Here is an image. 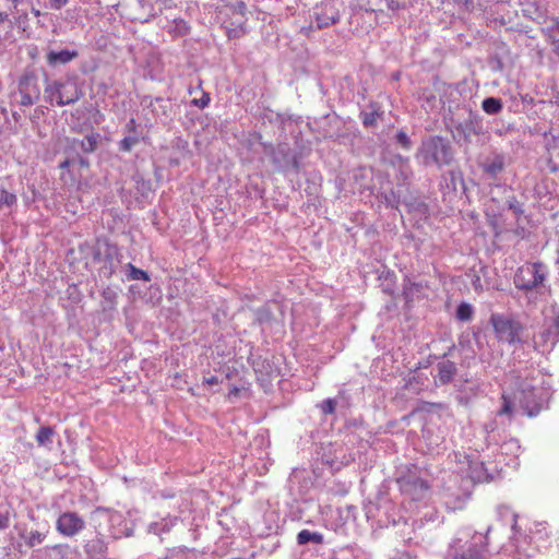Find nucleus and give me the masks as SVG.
I'll list each match as a JSON object with an SVG mask.
<instances>
[{
	"label": "nucleus",
	"mask_w": 559,
	"mask_h": 559,
	"mask_svg": "<svg viewBox=\"0 0 559 559\" xmlns=\"http://www.w3.org/2000/svg\"><path fill=\"white\" fill-rule=\"evenodd\" d=\"M79 56L76 50L63 49L60 51H49L47 55V62L49 66L67 64Z\"/></svg>",
	"instance_id": "17"
},
{
	"label": "nucleus",
	"mask_w": 559,
	"mask_h": 559,
	"mask_svg": "<svg viewBox=\"0 0 559 559\" xmlns=\"http://www.w3.org/2000/svg\"><path fill=\"white\" fill-rule=\"evenodd\" d=\"M127 270H128L127 278L130 281L148 282L151 280V277L146 271L138 269L131 263L127 264Z\"/></svg>",
	"instance_id": "24"
},
{
	"label": "nucleus",
	"mask_w": 559,
	"mask_h": 559,
	"mask_svg": "<svg viewBox=\"0 0 559 559\" xmlns=\"http://www.w3.org/2000/svg\"><path fill=\"white\" fill-rule=\"evenodd\" d=\"M314 15L319 28L336 23L340 17L336 1L329 0L323 2L320 7L316 8Z\"/></svg>",
	"instance_id": "12"
},
{
	"label": "nucleus",
	"mask_w": 559,
	"mask_h": 559,
	"mask_svg": "<svg viewBox=\"0 0 559 559\" xmlns=\"http://www.w3.org/2000/svg\"><path fill=\"white\" fill-rule=\"evenodd\" d=\"M178 521L177 516H167L160 520V522H153L148 526V532L154 534L167 533L171 527L176 525Z\"/></svg>",
	"instance_id": "20"
},
{
	"label": "nucleus",
	"mask_w": 559,
	"mask_h": 559,
	"mask_svg": "<svg viewBox=\"0 0 559 559\" xmlns=\"http://www.w3.org/2000/svg\"><path fill=\"white\" fill-rule=\"evenodd\" d=\"M177 27L179 28V32L186 33L188 31V26L185 21L180 20L177 24Z\"/></svg>",
	"instance_id": "42"
},
{
	"label": "nucleus",
	"mask_w": 559,
	"mask_h": 559,
	"mask_svg": "<svg viewBox=\"0 0 559 559\" xmlns=\"http://www.w3.org/2000/svg\"><path fill=\"white\" fill-rule=\"evenodd\" d=\"M501 449L507 451H518L520 449V445L516 440L511 439L504 442Z\"/></svg>",
	"instance_id": "38"
},
{
	"label": "nucleus",
	"mask_w": 559,
	"mask_h": 559,
	"mask_svg": "<svg viewBox=\"0 0 559 559\" xmlns=\"http://www.w3.org/2000/svg\"><path fill=\"white\" fill-rule=\"evenodd\" d=\"M540 336L545 342H550L552 346L559 342V317L551 319Z\"/></svg>",
	"instance_id": "19"
},
{
	"label": "nucleus",
	"mask_w": 559,
	"mask_h": 559,
	"mask_svg": "<svg viewBox=\"0 0 559 559\" xmlns=\"http://www.w3.org/2000/svg\"><path fill=\"white\" fill-rule=\"evenodd\" d=\"M140 142V134H129L119 142V150L130 152Z\"/></svg>",
	"instance_id": "26"
},
{
	"label": "nucleus",
	"mask_w": 559,
	"mask_h": 559,
	"mask_svg": "<svg viewBox=\"0 0 559 559\" xmlns=\"http://www.w3.org/2000/svg\"><path fill=\"white\" fill-rule=\"evenodd\" d=\"M46 538V534L40 533L38 531L31 532L26 538V545L28 547H35L41 544Z\"/></svg>",
	"instance_id": "27"
},
{
	"label": "nucleus",
	"mask_w": 559,
	"mask_h": 559,
	"mask_svg": "<svg viewBox=\"0 0 559 559\" xmlns=\"http://www.w3.org/2000/svg\"><path fill=\"white\" fill-rule=\"evenodd\" d=\"M549 270L543 262H527L518 267L513 277L514 287L526 296L546 289Z\"/></svg>",
	"instance_id": "2"
},
{
	"label": "nucleus",
	"mask_w": 559,
	"mask_h": 559,
	"mask_svg": "<svg viewBox=\"0 0 559 559\" xmlns=\"http://www.w3.org/2000/svg\"><path fill=\"white\" fill-rule=\"evenodd\" d=\"M447 129L456 143L468 145L472 143L473 135H479L483 132V122L477 114L469 111L463 120L450 119Z\"/></svg>",
	"instance_id": "6"
},
{
	"label": "nucleus",
	"mask_w": 559,
	"mask_h": 559,
	"mask_svg": "<svg viewBox=\"0 0 559 559\" xmlns=\"http://www.w3.org/2000/svg\"><path fill=\"white\" fill-rule=\"evenodd\" d=\"M416 158L425 166L440 168L452 162L453 150L448 139L440 135H430L421 141Z\"/></svg>",
	"instance_id": "3"
},
{
	"label": "nucleus",
	"mask_w": 559,
	"mask_h": 559,
	"mask_svg": "<svg viewBox=\"0 0 559 559\" xmlns=\"http://www.w3.org/2000/svg\"><path fill=\"white\" fill-rule=\"evenodd\" d=\"M64 547L62 545H56L52 547L53 550L61 551Z\"/></svg>",
	"instance_id": "50"
},
{
	"label": "nucleus",
	"mask_w": 559,
	"mask_h": 559,
	"mask_svg": "<svg viewBox=\"0 0 559 559\" xmlns=\"http://www.w3.org/2000/svg\"><path fill=\"white\" fill-rule=\"evenodd\" d=\"M490 323L499 341L508 344L521 342L520 334L523 331V325L516 319L506 314L492 313Z\"/></svg>",
	"instance_id": "7"
},
{
	"label": "nucleus",
	"mask_w": 559,
	"mask_h": 559,
	"mask_svg": "<svg viewBox=\"0 0 559 559\" xmlns=\"http://www.w3.org/2000/svg\"><path fill=\"white\" fill-rule=\"evenodd\" d=\"M436 369L437 380L443 385L449 384L457 372L456 364L448 359L439 361Z\"/></svg>",
	"instance_id": "15"
},
{
	"label": "nucleus",
	"mask_w": 559,
	"mask_h": 559,
	"mask_svg": "<svg viewBox=\"0 0 559 559\" xmlns=\"http://www.w3.org/2000/svg\"><path fill=\"white\" fill-rule=\"evenodd\" d=\"M294 166L297 168L298 167V164L296 160H294Z\"/></svg>",
	"instance_id": "52"
},
{
	"label": "nucleus",
	"mask_w": 559,
	"mask_h": 559,
	"mask_svg": "<svg viewBox=\"0 0 559 559\" xmlns=\"http://www.w3.org/2000/svg\"><path fill=\"white\" fill-rule=\"evenodd\" d=\"M481 167L486 175H488L491 179H496L506 167L504 156L501 154H496L493 157L488 158L481 165Z\"/></svg>",
	"instance_id": "16"
},
{
	"label": "nucleus",
	"mask_w": 559,
	"mask_h": 559,
	"mask_svg": "<svg viewBox=\"0 0 559 559\" xmlns=\"http://www.w3.org/2000/svg\"><path fill=\"white\" fill-rule=\"evenodd\" d=\"M474 309L467 302H461L456 309V318L460 321H469L473 317Z\"/></svg>",
	"instance_id": "25"
},
{
	"label": "nucleus",
	"mask_w": 559,
	"mask_h": 559,
	"mask_svg": "<svg viewBox=\"0 0 559 559\" xmlns=\"http://www.w3.org/2000/svg\"><path fill=\"white\" fill-rule=\"evenodd\" d=\"M509 209L512 210L515 215H522L524 212L522 205L516 201L509 202Z\"/></svg>",
	"instance_id": "41"
},
{
	"label": "nucleus",
	"mask_w": 559,
	"mask_h": 559,
	"mask_svg": "<svg viewBox=\"0 0 559 559\" xmlns=\"http://www.w3.org/2000/svg\"><path fill=\"white\" fill-rule=\"evenodd\" d=\"M53 429L51 427H41L36 433L38 445L50 448L52 444Z\"/></svg>",
	"instance_id": "22"
},
{
	"label": "nucleus",
	"mask_w": 559,
	"mask_h": 559,
	"mask_svg": "<svg viewBox=\"0 0 559 559\" xmlns=\"http://www.w3.org/2000/svg\"><path fill=\"white\" fill-rule=\"evenodd\" d=\"M96 144H97L96 138L94 135H87L81 142V147L84 152L90 153L96 148Z\"/></svg>",
	"instance_id": "28"
},
{
	"label": "nucleus",
	"mask_w": 559,
	"mask_h": 559,
	"mask_svg": "<svg viewBox=\"0 0 559 559\" xmlns=\"http://www.w3.org/2000/svg\"><path fill=\"white\" fill-rule=\"evenodd\" d=\"M551 103H554L555 105H557L559 107V95H556L554 97V99L551 100Z\"/></svg>",
	"instance_id": "49"
},
{
	"label": "nucleus",
	"mask_w": 559,
	"mask_h": 559,
	"mask_svg": "<svg viewBox=\"0 0 559 559\" xmlns=\"http://www.w3.org/2000/svg\"><path fill=\"white\" fill-rule=\"evenodd\" d=\"M126 129L127 131L129 132V134H139L138 132V124L135 122V119L131 118L127 124H126Z\"/></svg>",
	"instance_id": "39"
},
{
	"label": "nucleus",
	"mask_w": 559,
	"mask_h": 559,
	"mask_svg": "<svg viewBox=\"0 0 559 559\" xmlns=\"http://www.w3.org/2000/svg\"><path fill=\"white\" fill-rule=\"evenodd\" d=\"M10 526V518L8 513H0V531Z\"/></svg>",
	"instance_id": "40"
},
{
	"label": "nucleus",
	"mask_w": 559,
	"mask_h": 559,
	"mask_svg": "<svg viewBox=\"0 0 559 559\" xmlns=\"http://www.w3.org/2000/svg\"><path fill=\"white\" fill-rule=\"evenodd\" d=\"M16 202L17 198L14 193L0 189V211L11 210Z\"/></svg>",
	"instance_id": "23"
},
{
	"label": "nucleus",
	"mask_w": 559,
	"mask_h": 559,
	"mask_svg": "<svg viewBox=\"0 0 559 559\" xmlns=\"http://www.w3.org/2000/svg\"><path fill=\"white\" fill-rule=\"evenodd\" d=\"M397 484L401 492L413 501H420L428 496V484L416 475L401 476Z\"/></svg>",
	"instance_id": "10"
},
{
	"label": "nucleus",
	"mask_w": 559,
	"mask_h": 559,
	"mask_svg": "<svg viewBox=\"0 0 559 559\" xmlns=\"http://www.w3.org/2000/svg\"><path fill=\"white\" fill-rule=\"evenodd\" d=\"M396 143L400 144L403 148L409 150L412 146V141L409 136L404 131H399L396 133Z\"/></svg>",
	"instance_id": "29"
},
{
	"label": "nucleus",
	"mask_w": 559,
	"mask_h": 559,
	"mask_svg": "<svg viewBox=\"0 0 559 559\" xmlns=\"http://www.w3.org/2000/svg\"><path fill=\"white\" fill-rule=\"evenodd\" d=\"M512 528L514 532L513 540L515 548L519 552H523L527 557H532L533 554L524 547V544L534 545V549L538 550L549 536L547 524L543 522L533 523L528 528V534L524 536H518L515 523Z\"/></svg>",
	"instance_id": "8"
},
{
	"label": "nucleus",
	"mask_w": 559,
	"mask_h": 559,
	"mask_svg": "<svg viewBox=\"0 0 559 559\" xmlns=\"http://www.w3.org/2000/svg\"><path fill=\"white\" fill-rule=\"evenodd\" d=\"M29 83L31 78L25 76L20 81L19 84V92L21 95L20 104L25 107L32 106L39 98L40 95V90L37 84H33V93L28 92Z\"/></svg>",
	"instance_id": "14"
},
{
	"label": "nucleus",
	"mask_w": 559,
	"mask_h": 559,
	"mask_svg": "<svg viewBox=\"0 0 559 559\" xmlns=\"http://www.w3.org/2000/svg\"><path fill=\"white\" fill-rule=\"evenodd\" d=\"M93 547H95L100 552L104 551V549H105V545H104V543L102 540L95 542Z\"/></svg>",
	"instance_id": "43"
},
{
	"label": "nucleus",
	"mask_w": 559,
	"mask_h": 559,
	"mask_svg": "<svg viewBox=\"0 0 559 559\" xmlns=\"http://www.w3.org/2000/svg\"><path fill=\"white\" fill-rule=\"evenodd\" d=\"M297 543L298 545H321L324 543V537L319 532H311L309 530H302L297 534Z\"/></svg>",
	"instance_id": "18"
},
{
	"label": "nucleus",
	"mask_w": 559,
	"mask_h": 559,
	"mask_svg": "<svg viewBox=\"0 0 559 559\" xmlns=\"http://www.w3.org/2000/svg\"><path fill=\"white\" fill-rule=\"evenodd\" d=\"M33 84H36V82L34 80L31 79V83L28 85V92L29 93H33Z\"/></svg>",
	"instance_id": "48"
},
{
	"label": "nucleus",
	"mask_w": 559,
	"mask_h": 559,
	"mask_svg": "<svg viewBox=\"0 0 559 559\" xmlns=\"http://www.w3.org/2000/svg\"><path fill=\"white\" fill-rule=\"evenodd\" d=\"M451 559H487V535L465 527L456 532L449 545Z\"/></svg>",
	"instance_id": "1"
},
{
	"label": "nucleus",
	"mask_w": 559,
	"mask_h": 559,
	"mask_svg": "<svg viewBox=\"0 0 559 559\" xmlns=\"http://www.w3.org/2000/svg\"><path fill=\"white\" fill-rule=\"evenodd\" d=\"M69 0H49L48 8L51 10H60L68 4Z\"/></svg>",
	"instance_id": "37"
},
{
	"label": "nucleus",
	"mask_w": 559,
	"mask_h": 559,
	"mask_svg": "<svg viewBox=\"0 0 559 559\" xmlns=\"http://www.w3.org/2000/svg\"><path fill=\"white\" fill-rule=\"evenodd\" d=\"M85 527L84 520L75 512H63L56 522V530L66 537H73Z\"/></svg>",
	"instance_id": "11"
},
{
	"label": "nucleus",
	"mask_w": 559,
	"mask_h": 559,
	"mask_svg": "<svg viewBox=\"0 0 559 559\" xmlns=\"http://www.w3.org/2000/svg\"><path fill=\"white\" fill-rule=\"evenodd\" d=\"M68 166H69V160H64V162H62V163L60 164V167H61V168H66V167H68Z\"/></svg>",
	"instance_id": "51"
},
{
	"label": "nucleus",
	"mask_w": 559,
	"mask_h": 559,
	"mask_svg": "<svg viewBox=\"0 0 559 559\" xmlns=\"http://www.w3.org/2000/svg\"><path fill=\"white\" fill-rule=\"evenodd\" d=\"M483 110L488 115H497L503 108V103L497 97H487L481 103Z\"/></svg>",
	"instance_id": "21"
},
{
	"label": "nucleus",
	"mask_w": 559,
	"mask_h": 559,
	"mask_svg": "<svg viewBox=\"0 0 559 559\" xmlns=\"http://www.w3.org/2000/svg\"><path fill=\"white\" fill-rule=\"evenodd\" d=\"M82 93L73 78L49 81L46 79L45 97L50 104L58 106L71 105L78 102Z\"/></svg>",
	"instance_id": "5"
},
{
	"label": "nucleus",
	"mask_w": 559,
	"mask_h": 559,
	"mask_svg": "<svg viewBox=\"0 0 559 559\" xmlns=\"http://www.w3.org/2000/svg\"><path fill=\"white\" fill-rule=\"evenodd\" d=\"M465 460L467 463L466 474L474 483L489 481L492 479V475L483 461H478L472 455H466Z\"/></svg>",
	"instance_id": "13"
},
{
	"label": "nucleus",
	"mask_w": 559,
	"mask_h": 559,
	"mask_svg": "<svg viewBox=\"0 0 559 559\" xmlns=\"http://www.w3.org/2000/svg\"><path fill=\"white\" fill-rule=\"evenodd\" d=\"M421 289V285L418 283H409L404 287V295L407 300L413 298L415 293H419Z\"/></svg>",
	"instance_id": "31"
},
{
	"label": "nucleus",
	"mask_w": 559,
	"mask_h": 559,
	"mask_svg": "<svg viewBox=\"0 0 559 559\" xmlns=\"http://www.w3.org/2000/svg\"><path fill=\"white\" fill-rule=\"evenodd\" d=\"M206 383H209V384H216L217 383V378L216 377H211V378L206 379Z\"/></svg>",
	"instance_id": "45"
},
{
	"label": "nucleus",
	"mask_w": 559,
	"mask_h": 559,
	"mask_svg": "<svg viewBox=\"0 0 559 559\" xmlns=\"http://www.w3.org/2000/svg\"><path fill=\"white\" fill-rule=\"evenodd\" d=\"M32 13L35 15V16H40L41 13L39 10L35 9V8H32Z\"/></svg>",
	"instance_id": "47"
},
{
	"label": "nucleus",
	"mask_w": 559,
	"mask_h": 559,
	"mask_svg": "<svg viewBox=\"0 0 559 559\" xmlns=\"http://www.w3.org/2000/svg\"><path fill=\"white\" fill-rule=\"evenodd\" d=\"M109 530L114 538L128 537L134 530L133 512L128 511L127 516L119 511H106Z\"/></svg>",
	"instance_id": "9"
},
{
	"label": "nucleus",
	"mask_w": 559,
	"mask_h": 559,
	"mask_svg": "<svg viewBox=\"0 0 559 559\" xmlns=\"http://www.w3.org/2000/svg\"><path fill=\"white\" fill-rule=\"evenodd\" d=\"M8 20V13L0 11V24L4 23Z\"/></svg>",
	"instance_id": "44"
},
{
	"label": "nucleus",
	"mask_w": 559,
	"mask_h": 559,
	"mask_svg": "<svg viewBox=\"0 0 559 559\" xmlns=\"http://www.w3.org/2000/svg\"><path fill=\"white\" fill-rule=\"evenodd\" d=\"M548 399V391L543 388L542 381L535 378L522 381L514 392V400L530 417L536 416Z\"/></svg>",
	"instance_id": "4"
},
{
	"label": "nucleus",
	"mask_w": 559,
	"mask_h": 559,
	"mask_svg": "<svg viewBox=\"0 0 559 559\" xmlns=\"http://www.w3.org/2000/svg\"><path fill=\"white\" fill-rule=\"evenodd\" d=\"M272 313L266 307L257 310V319L260 323L266 322L271 319Z\"/></svg>",
	"instance_id": "33"
},
{
	"label": "nucleus",
	"mask_w": 559,
	"mask_h": 559,
	"mask_svg": "<svg viewBox=\"0 0 559 559\" xmlns=\"http://www.w3.org/2000/svg\"><path fill=\"white\" fill-rule=\"evenodd\" d=\"M465 503V499L462 497H457L453 502L444 496V504L449 510H457L462 509Z\"/></svg>",
	"instance_id": "30"
},
{
	"label": "nucleus",
	"mask_w": 559,
	"mask_h": 559,
	"mask_svg": "<svg viewBox=\"0 0 559 559\" xmlns=\"http://www.w3.org/2000/svg\"><path fill=\"white\" fill-rule=\"evenodd\" d=\"M335 401L332 399L324 400L321 404V409L323 414H332L335 411Z\"/></svg>",
	"instance_id": "34"
},
{
	"label": "nucleus",
	"mask_w": 559,
	"mask_h": 559,
	"mask_svg": "<svg viewBox=\"0 0 559 559\" xmlns=\"http://www.w3.org/2000/svg\"><path fill=\"white\" fill-rule=\"evenodd\" d=\"M554 52H555V53H556V56L559 58V43H556V44H555Z\"/></svg>",
	"instance_id": "46"
},
{
	"label": "nucleus",
	"mask_w": 559,
	"mask_h": 559,
	"mask_svg": "<svg viewBox=\"0 0 559 559\" xmlns=\"http://www.w3.org/2000/svg\"><path fill=\"white\" fill-rule=\"evenodd\" d=\"M378 114L376 111L364 112L362 122L366 127H372L377 123Z\"/></svg>",
	"instance_id": "32"
},
{
	"label": "nucleus",
	"mask_w": 559,
	"mask_h": 559,
	"mask_svg": "<svg viewBox=\"0 0 559 559\" xmlns=\"http://www.w3.org/2000/svg\"><path fill=\"white\" fill-rule=\"evenodd\" d=\"M192 103L199 108H205L210 103V96L209 94H203L201 98H194Z\"/></svg>",
	"instance_id": "36"
},
{
	"label": "nucleus",
	"mask_w": 559,
	"mask_h": 559,
	"mask_svg": "<svg viewBox=\"0 0 559 559\" xmlns=\"http://www.w3.org/2000/svg\"><path fill=\"white\" fill-rule=\"evenodd\" d=\"M502 399H503V405L498 414L499 415H511L512 402L508 399V396L506 394L502 395Z\"/></svg>",
	"instance_id": "35"
}]
</instances>
